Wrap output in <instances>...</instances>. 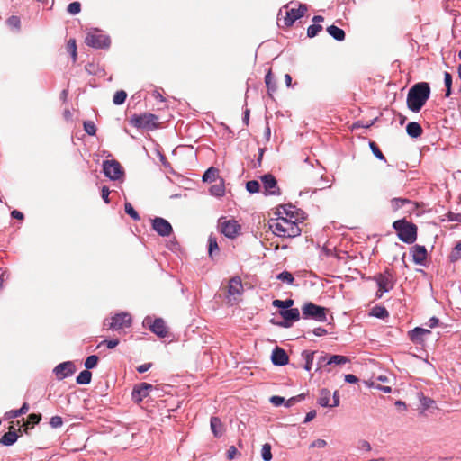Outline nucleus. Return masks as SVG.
Masks as SVG:
<instances>
[{
	"instance_id": "obj_12",
	"label": "nucleus",
	"mask_w": 461,
	"mask_h": 461,
	"mask_svg": "<svg viewBox=\"0 0 461 461\" xmlns=\"http://www.w3.org/2000/svg\"><path fill=\"white\" fill-rule=\"evenodd\" d=\"M153 230L162 237H168L173 232L171 224L164 218L156 217L152 220Z\"/></svg>"
},
{
	"instance_id": "obj_24",
	"label": "nucleus",
	"mask_w": 461,
	"mask_h": 461,
	"mask_svg": "<svg viewBox=\"0 0 461 461\" xmlns=\"http://www.w3.org/2000/svg\"><path fill=\"white\" fill-rule=\"evenodd\" d=\"M406 131L411 138H418L421 136L423 130L418 122H411L406 126Z\"/></svg>"
},
{
	"instance_id": "obj_16",
	"label": "nucleus",
	"mask_w": 461,
	"mask_h": 461,
	"mask_svg": "<svg viewBox=\"0 0 461 461\" xmlns=\"http://www.w3.org/2000/svg\"><path fill=\"white\" fill-rule=\"evenodd\" d=\"M280 315L284 319V327L288 328L291 326V322L297 321L300 319V312L297 308H291L289 310H281Z\"/></svg>"
},
{
	"instance_id": "obj_15",
	"label": "nucleus",
	"mask_w": 461,
	"mask_h": 461,
	"mask_svg": "<svg viewBox=\"0 0 461 461\" xmlns=\"http://www.w3.org/2000/svg\"><path fill=\"white\" fill-rule=\"evenodd\" d=\"M153 386L148 383H140L134 386L132 390V398L135 402H140L146 398Z\"/></svg>"
},
{
	"instance_id": "obj_29",
	"label": "nucleus",
	"mask_w": 461,
	"mask_h": 461,
	"mask_svg": "<svg viewBox=\"0 0 461 461\" xmlns=\"http://www.w3.org/2000/svg\"><path fill=\"white\" fill-rule=\"evenodd\" d=\"M92 379V373L88 370H84L79 373L76 381L78 384H88Z\"/></svg>"
},
{
	"instance_id": "obj_20",
	"label": "nucleus",
	"mask_w": 461,
	"mask_h": 461,
	"mask_svg": "<svg viewBox=\"0 0 461 461\" xmlns=\"http://www.w3.org/2000/svg\"><path fill=\"white\" fill-rule=\"evenodd\" d=\"M271 359L276 366H285L288 363L289 357L283 348L276 347L272 352Z\"/></svg>"
},
{
	"instance_id": "obj_48",
	"label": "nucleus",
	"mask_w": 461,
	"mask_h": 461,
	"mask_svg": "<svg viewBox=\"0 0 461 461\" xmlns=\"http://www.w3.org/2000/svg\"><path fill=\"white\" fill-rule=\"evenodd\" d=\"M322 31V26L320 24L310 25L307 29V36L312 38L316 36L320 32Z\"/></svg>"
},
{
	"instance_id": "obj_10",
	"label": "nucleus",
	"mask_w": 461,
	"mask_h": 461,
	"mask_svg": "<svg viewBox=\"0 0 461 461\" xmlns=\"http://www.w3.org/2000/svg\"><path fill=\"white\" fill-rule=\"evenodd\" d=\"M103 171L112 180H118L123 176V169L121 164L114 159L104 161Z\"/></svg>"
},
{
	"instance_id": "obj_55",
	"label": "nucleus",
	"mask_w": 461,
	"mask_h": 461,
	"mask_svg": "<svg viewBox=\"0 0 461 461\" xmlns=\"http://www.w3.org/2000/svg\"><path fill=\"white\" fill-rule=\"evenodd\" d=\"M41 420V414H35L32 413L27 417L26 422L29 425H32L33 427L34 425L38 424Z\"/></svg>"
},
{
	"instance_id": "obj_13",
	"label": "nucleus",
	"mask_w": 461,
	"mask_h": 461,
	"mask_svg": "<svg viewBox=\"0 0 461 461\" xmlns=\"http://www.w3.org/2000/svg\"><path fill=\"white\" fill-rule=\"evenodd\" d=\"M265 195H275L279 194V188L275 176L271 174H266L261 176Z\"/></svg>"
},
{
	"instance_id": "obj_17",
	"label": "nucleus",
	"mask_w": 461,
	"mask_h": 461,
	"mask_svg": "<svg viewBox=\"0 0 461 461\" xmlns=\"http://www.w3.org/2000/svg\"><path fill=\"white\" fill-rule=\"evenodd\" d=\"M54 372L57 375V378L62 380L75 372L74 365L71 362H64L58 365Z\"/></svg>"
},
{
	"instance_id": "obj_6",
	"label": "nucleus",
	"mask_w": 461,
	"mask_h": 461,
	"mask_svg": "<svg viewBox=\"0 0 461 461\" xmlns=\"http://www.w3.org/2000/svg\"><path fill=\"white\" fill-rule=\"evenodd\" d=\"M131 322L132 320L131 314L127 312H121L115 314L110 319L104 320V327H107L108 330H119L131 327Z\"/></svg>"
},
{
	"instance_id": "obj_3",
	"label": "nucleus",
	"mask_w": 461,
	"mask_h": 461,
	"mask_svg": "<svg viewBox=\"0 0 461 461\" xmlns=\"http://www.w3.org/2000/svg\"><path fill=\"white\" fill-rule=\"evenodd\" d=\"M393 227L402 241L412 244L417 240V226L405 219L395 221Z\"/></svg>"
},
{
	"instance_id": "obj_8",
	"label": "nucleus",
	"mask_w": 461,
	"mask_h": 461,
	"mask_svg": "<svg viewBox=\"0 0 461 461\" xmlns=\"http://www.w3.org/2000/svg\"><path fill=\"white\" fill-rule=\"evenodd\" d=\"M373 279L377 283L378 291L376 296L382 297L383 294L389 292L394 285L393 276L389 270L375 275Z\"/></svg>"
},
{
	"instance_id": "obj_63",
	"label": "nucleus",
	"mask_w": 461,
	"mask_h": 461,
	"mask_svg": "<svg viewBox=\"0 0 461 461\" xmlns=\"http://www.w3.org/2000/svg\"><path fill=\"white\" fill-rule=\"evenodd\" d=\"M151 366H152L151 363H146V364L139 366L137 367V371L139 373H144V372L148 371Z\"/></svg>"
},
{
	"instance_id": "obj_18",
	"label": "nucleus",
	"mask_w": 461,
	"mask_h": 461,
	"mask_svg": "<svg viewBox=\"0 0 461 461\" xmlns=\"http://www.w3.org/2000/svg\"><path fill=\"white\" fill-rule=\"evenodd\" d=\"M150 330L160 338H165L168 334V330L166 322L161 318L154 320L152 324L149 325Z\"/></svg>"
},
{
	"instance_id": "obj_2",
	"label": "nucleus",
	"mask_w": 461,
	"mask_h": 461,
	"mask_svg": "<svg viewBox=\"0 0 461 461\" xmlns=\"http://www.w3.org/2000/svg\"><path fill=\"white\" fill-rule=\"evenodd\" d=\"M301 218L295 220L279 216L269 222V228L275 235L284 238H294L301 234V228L298 221Z\"/></svg>"
},
{
	"instance_id": "obj_5",
	"label": "nucleus",
	"mask_w": 461,
	"mask_h": 461,
	"mask_svg": "<svg viewBox=\"0 0 461 461\" xmlns=\"http://www.w3.org/2000/svg\"><path fill=\"white\" fill-rule=\"evenodd\" d=\"M218 229L225 237L235 239L240 233L241 226L236 220L222 216L218 220Z\"/></svg>"
},
{
	"instance_id": "obj_9",
	"label": "nucleus",
	"mask_w": 461,
	"mask_h": 461,
	"mask_svg": "<svg viewBox=\"0 0 461 461\" xmlns=\"http://www.w3.org/2000/svg\"><path fill=\"white\" fill-rule=\"evenodd\" d=\"M327 309L313 303H307L302 307L303 318H312L318 321H325Z\"/></svg>"
},
{
	"instance_id": "obj_33",
	"label": "nucleus",
	"mask_w": 461,
	"mask_h": 461,
	"mask_svg": "<svg viewBox=\"0 0 461 461\" xmlns=\"http://www.w3.org/2000/svg\"><path fill=\"white\" fill-rule=\"evenodd\" d=\"M273 306L281 308L283 310H289L294 305V300L286 299L285 301L276 299L272 303Z\"/></svg>"
},
{
	"instance_id": "obj_22",
	"label": "nucleus",
	"mask_w": 461,
	"mask_h": 461,
	"mask_svg": "<svg viewBox=\"0 0 461 461\" xmlns=\"http://www.w3.org/2000/svg\"><path fill=\"white\" fill-rule=\"evenodd\" d=\"M13 429V427H10V430L1 437V444L5 446H11L17 440L19 434L16 432V430H12Z\"/></svg>"
},
{
	"instance_id": "obj_46",
	"label": "nucleus",
	"mask_w": 461,
	"mask_h": 461,
	"mask_svg": "<svg viewBox=\"0 0 461 461\" xmlns=\"http://www.w3.org/2000/svg\"><path fill=\"white\" fill-rule=\"evenodd\" d=\"M261 455L262 458L265 461H270L272 459L271 446L269 443H266L263 445Z\"/></svg>"
},
{
	"instance_id": "obj_35",
	"label": "nucleus",
	"mask_w": 461,
	"mask_h": 461,
	"mask_svg": "<svg viewBox=\"0 0 461 461\" xmlns=\"http://www.w3.org/2000/svg\"><path fill=\"white\" fill-rule=\"evenodd\" d=\"M371 315L380 319H384L389 316V312L384 306H375L371 311Z\"/></svg>"
},
{
	"instance_id": "obj_44",
	"label": "nucleus",
	"mask_w": 461,
	"mask_h": 461,
	"mask_svg": "<svg viewBox=\"0 0 461 461\" xmlns=\"http://www.w3.org/2000/svg\"><path fill=\"white\" fill-rule=\"evenodd\" d=\"M211 194L215 196H222L225 192V188L223 184L221 182L219 184L213 185L211 189Z\"/></svg>"
},
{
	"instance_id": "obj_14",
	"label": "nucleus",
	"mask_w": 461,
	"mask_h": 461,
	"mask_svg": "<svg viewBox=\"0 0 461 461\" xmlns=\"http://www.w3.org/2000/svg\"><path fill=\"white\" fill-rule=\"evenodd\" d=\"M228 289V297L229 300L231 301L236 300L237 296L241 295L243 292V285L241 283V279L238 276L232 277L229 281V285L227 286Z\"/></svg>"
},
{
	"instance_id": "obj_53",
	"label": "nucleus",
	"mask_w": 461,
	"mask_h": 461,
	"mask_svg": "<svg viewBox=\"0 0 461 461\" xmlns=\"http://www.w3.org/2000/svg\"><path fill=\"white\" fill-rule=\"evenodd\" d=\"M277 278L283 282H286L287 284H293L294 278L293 276V275L290 273V272H287V271H284L282 273H280L278 276H277Z\"/></svg>"
},
{
	"instance_id": "obj_37",
	"label": "nucleus",
	"mask_w": 461,
	"mask_h": 461,
	"mask_svg": "<svg viewBox=\"0 0 461 461\" xmlns=\"http://www.w3.org/2000/svg\"><path fill=\"white\" fill-rule=\"evenodd\" d=\"M66 50L71 55L72 59L75 62L77 56L76 40L70 39L67 43Z\"/></svg>"
},
{
	"instance_id": "obj_49",
	"label": "nucleus",
	"mask_w": 461,
	"mask_h": 461,
	"mask_svg": "<svg viewBox=\"0 0 461 461\" xmlns=\"http://www.w3.org/2000/svg\"><path fill=\"white\" fill-rule=\"evenodd\" d=\"M369 146H370V149L373 152V154L378 158V159H381V160H385V158L384 156V154L382 153V151L380 150L379 147L376 145L375 142L374 141H370L369 143Z\"/></svg>"
},
{
	"instance_id": "obj_11",
	"label": "nucleus",
	"mask_w": 461,
	"mask_h": 461,
	"mask_svg": "<svg viewBox=\"0 0 461 461\" xmlns=\"http://www.w3.org/2000/svg\"><path fill=\"white\" fill-rule=\"evenodd\" d=\"M85 42L87 46L95 49H103L109 47L111 41L109 37L104 34L90 32L86 35Z\"/></svg>"
},
{
	"instance_id": "obj_62",
	"label": "nucleus",
	"mask_w": 461,
	"mask_h": 461,
	"mask_svg": "<svg viewBox=\"0 0 461 461\" xmlns=\"http://www.w3.org/2000/svg\"><path fill=\"white\" fill-rule=\"evenodd\" d=\"M447 217H448V220L451 221L461 222V213L449 212Z\"/></svg>"
},
{
	"instance_id": "obj_42",
	"label": "nucleus",
	"mask_w": 461,
	"mask_h": 461,
	"mask_svg": "<svg viewBox=\"0 0 461 461\" xmlns=\"http://www.w3.org/2000/svg\"><path fill=\"white\" fill-rule=\"evenodd\" d=\"M444 83H445V86H446L445 96L448 97L451 95V86H452V76L450 73L445 72Z\"/></svg>"
},
{
	"instance_id": "obj_21",
	"label": "nucleus",
	"mask_w": 461,
	"mask_h": 461,
	"mask_svg": "<svg viewBox=\"0 0 461 461\" xmlns=\"http://www.w3.org/2000/svg\"><path fill=\"white\" fill-rule=\"evenodd\" d=\"M430 330L423 328L417 327L410 333V338L412 342L420 343L423 340L425 335L430 334Z\"/></svg>"
},
{
	"instance_id": "obj_19",
	"label": "nucleus",
	"mask_w": 461,
	"mask_h": 461,
	"mask_svg": "<svg viewBox=\"0 0 461 461\" xmlns=\"http://www.w3.org/2000/svg\"><path fill=\"white\" fill-rule=\"evenodd\" d=\"M412 258L414 263L418 265H424L427 259V249L424 246L415 245L411 249Z\"/></svg>"
},
{
	"instance_id": "obj_59",
	"label": "nucleus",
	"mask_w": 461,
	"mask_h": 461,
	"mask_svg": "<svg viewBox=\"0 0 461 461\" xmlns=\"http://www.w3.org/2000/svg\"><path fill=\"white\" fill-rule=\"evenodd\" d=\"M327 445V442L324 439H316L311 444V447L321 448Z\"/></svg>"
},
{
	"instance_id": "obj_7",
	"label": "nucleus",
	"mask_w": 461,
	"mask_h": 461,
	"mask_svg": "<svg viewBox=\"0 0 461 461\" xmlns=\"http://www.w3.org/2000/svg\"><path fill=\"white\" fill-rule=\"evenodd\" d=\"M158 116L152 113H143L134 115L131 118L130 122L136 128L152 130L158 124Z\"/></svg>"
},
{
	"instance_id": "obj_39",
	"label": "nucleus",
	"mask_w": 461,
	"mask_h": 461,
	"mask_svg": "<svg viewBox=\"0 0 461 461\" xmlns=\"http://www.w3.org/2000/svg\"><path fill=\"white\" fill-rule=\"evenodd\" d=\"M127 98V93L123 90L117 91L113 95V104L120 105L122 104Z\"/></svg>"
},
{
	"instance_id": "obj_26",
	"label": "nucleus",
	"mask_w": 461,
	"mask_h": 461,
	"mask_svg": "<svg viewBox=\"0 0 461 461\" xmlns=\"http://www.w3.org/2000/svg\"><path fill=\"white\" fill-rule=\"evenodd\" d=\"M283 212L279 211V214H284V217L288 219L295 220L296 218H300L299 212L294 211V207L292 205H284L281 207Z\"/></svg>"
},
{
	"instance_id": "obj_23",
	"label": "nucleus",
	"mask_w": 461,
	"mask_h": 461,
	"mask_svg": "<svg viewBox=\"0 0 461 461\" xmlns=\"http://www.w3.org/2000/svg\"><path fill=\"white\" fill-rule=\"evenodd\" d=\"M211 429L216 438L222 436L224 431L223 424L218 417L211 418Z\"/></svg>"
},
{
	"instance_id": "obj_61",
	"label": "nucleus",
	"mask_w": 461,
	"mask_h": 461,
	"mask_svg": "<svg viewBox=\"0 0 461 461\" xmlns=\"http://www.w3.org/2000/svg\"><path fill=\"white\" fill-rule=\"evenodd\" d=\"M422 405L425 409L430 408L434 403V400L429 398V397H423L421 400Z\"/></svg>"
},
{
	"instance_id": "obj_30",
	"label": "nucleus",
	"mask_w": 461,
	"mask_h": 461,
	"mask_svg": "<svg viewBox=\"0 0 461 461\" xmlns=\"http://www.w3.org/2000/svg\"><path fill=\"white\" fill-rule=\"evenodd\" d=\"M218 176H219V170L215 167H210L203 174V180L204 182H212V181H215Z\"/></svg>"
},
{
	"instance_id": "obj_31",
	"label": "nucleus",
	"mask_w": 461,
	"mask_h": 461,
	"mask_svg": "<svg viewBox=\"0 0 461 461\" xmlns=\"http://www.w3.org/2000/svg\"><path fill=\"white\" fill-rule=\"evenodd\" d=\"M272 71L269 70L267 72V74L266 75L265 77V82H266V85H267V93L269 95V96H273V94L276 92V86L275 83L272 82Z\"/></svg>"
},
{
	"instance_id": "obj_32",
	"label": "nucleus",
	"mask_w": 461,
	"mask_h": 461,
	"mask_svg": "<svg viewBox=\"0 0 461 461\" xmlns=\"http://www.w3.org/2000/svg\"><path fill=\"white\" fill-rule=\"evenodd\" d=\"M330 391L324 388L321 389L320 392V397H319V404L327 407L330 406Z\"/></svg>"
},
{
	"instance_id": "obj_25",
	"label": "nucleus",
	"mask_w": 461,
	"mask_h": 461,
	"mask_svg": "<svg viewBox=\"0 0 461 461\" xmlns=\"http://www.w3.org/2000/svg\"><path fill=\"white\" fill-rule=\"evenodd\" d=\"M327 32L331 37L339 41H344L346 36L345 32L335 25L329 26L327 28Z\"/></svg>"
},
{
	"instance_id": "obj_47",
	"label": "nucleus",
	"mask_w": 461,
	"mask_h": 461,
	"mask_svg": "<svg viewBox=\"0 0 461 461\" xmlns=\"http://www.w3.org/2000/svg\"><path fill=\"white\" fill-rule=\"evenodd\" d=\"M98 360H99V358L95 355H91V356L87 357L85 361L86 368L92 369V368L95 367L98 363Z\"/></svg>"
},
{
	"instance_id": "obj_40",
	"label": "nucleus",
	"mask_w": 461,
	"mask_h": 461,
	"mask_svg": "<svg viewBox=\"0 0 461 461\" xmlns=\"http://www.w3.org/2000/svg\"><path fill=\"white\" fill-rule=\"evenodd\" d=\"M125 212L130 215L134 221H140V217L139 213L135 211L131 203H125L124 204Z\"/></svg>"
},
{
	"instance_id": "obj_27",
	"label": "nucleus",
	"mask_w": 461,
	"mask_h": 461,
	"mask_svg": "<svg viewBox=\"0 0 461 461\" xmlns=\"http://www.w3.org/2000/svg\"><path fill=\"white\" fill-rule=\"evenodd\" d=\"M349 362V359L341 355H329V359L326 362V365L331 366V365H344L346 363Z\"/></svg>"
},
{
	"instance_id": "obj_64",
	"label": "nucleus",
	"mask_w": 461,
	"mask_h": 461,
	"mask_svg": "<svg viewBox=\"0 0 461 461\" xmlns=\"http://www.w3.org/2000/svg\"><path fill=\"white\" fill-rule=\"evenodd\" d=\"M345 381L349 384H356L358 381V378L351 374L345 375Z\"/></svg>"
},
{
	"instance_id": "obj_56",
	"label": "nucleus",
	"mask_w": 461,
	"mask_h": 461,
	"mask_svg": "<svg viewBox=\"0 0 461 461\" xmlns=\"http://www.w3.org/2000/svg\"><path fill=\"white\" fill-rule=\"evenodd\" d=\"M50 424L52 428H59L63 424L62 418L60 416H53L50 420Z\"/></svg>"
},
{
	"instance_id": "obj_28",
	"label": "nucleus",
	"mask_w": 461,
	"mask_h": 461,
	"mask_svg": "<svg viewBox=\"0 0 461 461\" xmlns=\"http://www.w3.org/2000/svg\"><path fill=\"white\" fill-rule=\"evenodd\" d=\"M29 410V404L27 402H24L23 406L18 410H12L8 412H6V416L9 419H14L18 418L23 414H25Z\"/></svg>"
},
{
	"instance_id": "obj_50",
	"label": "nucleus",
	"mask_w": 461,
	"mask_h": 461,
	"mask_svg": "<svg viewBox=\"0 0 461 461\" xmlns=\"http://www.w3.org/2000/svg\"><path fill=\"white\" fill-rule=\"evenodd\" d=\"M246 188L249 193L254 194L259 191L260 185L256 180H250L247 182Z\"/></svg>"
},
{
	"instance_id": "obj_38",
	"label": "nucleus",
	"mask_w": 461,
	"mask_h": 461,
	"mask_svg": "<svg viewBox=\"0 0 461 461\" xmlns=\"http://www.w3.org/2000/svg\"><path fill=\"white\" fill-rule=\"evenodd\" d=\"M411 202L406 198H393L391 200V204L393 210H398L402 208L405 204H410Z\"/></svg>"
},
{
	"instance_id": "obj_58",
	"label": "nucleus",
	"mask_w": 461,
	"mask_h": 461,
	"mask_svg": "<svg viewBox=\"0 0 461 461\" xmlns=\"http://www.w3.org/2000/svg\"><path fill=\"white\" fill-rule=\"evenodd\" d=\"M109 194H110L109 188L107 186H103L102 187V198L105 203H110Z\"/></svg>"
},
{
	"instance_id": "obj_45",
	"label": "nucleus",
	"mask_w": 461,
	"mask_h": 461,
	"mask_svg": "<svg viewBox=\"0 0 461 461\" xmlns=\"http://www.w3.org/2000/svg\"><path fill=\"white\" fill-rule=\"evenodd\" d=\"M84 130L86 132L91 136H95L96 134V127L94 122L86 121L84 122Z\"/></svg>"
},
{
	"instance_id": "obj_41",
	"label": "nucleus",
	"mask_w": 461,
	"mask_h": 461,
	"mask_svg": "<svg viewBox=\"0 0 461 461\" xmlns=\"http://www.w3.org/2000/svg\"><path fill=\"white\" fill-rule=\"evenodd\" d=\"M329 359V355L321 353V357L318 358L317 361V369H326V371L330 372V369L328 368L329 365H326V362Z\"/></svg>"
},
{
	"instance_id": "obj_57",
	"label": "nucleus",
	"mask_w": 461,
	"mask_h": 461,
	"mask_svg": "<svg viewBox=\"0 0 461 461\" xmlns=\"http://www.w3.org/2000/svg\"><path fill=\"white\" fill-rule=\"evenodd\" d=\"M240 453L238 452L237 448L234 446H231L229 447L227 451V457L230 460L234 459Z\"/></svg>"
},
{
	"instance_id": "obj_43",
	"label": "nucleus",
	"mask_w": 461,
	"mask_h": 461,
	"mask_svg": "<svg viewBox=\"0 0 461 461\" xmlns=\"http://www.w3.org/2000/svg\"><path fill=\"white\" fill-rule=\"evenodd\" d=\"M6 23L12 29L19 30L21 27V20L16 15L10 16L7 19Z\"/></svg>"
},
{
	"instance_id": "obj_54",
	"label": "nucleus",
	"mask_w": 461,
	"mask_h": 461,
	"mask_svg": "<svg viewBox=\"0 0 461 461\" xmlns=\"http://www.w3.org/2000/svg\"><path fill=\"white\" fill-rule=\"evenodd\" d=\"M118 339H105L101 341L97 348H101L103 345H105L108 348L113 349L119 344Z\"/></svg>"
},
{
	"instance_id": "obj_4",
	"label": "nucleus",
	"mask_w": 461,
	"mask_h": 461,
	"mask_svg": "<svg viewBox=\"0 0 461 461\" xmlns=\"http://www.w3.org/2000/svg\"><path fill=\"white\" fill-rule=\"evenodd\" d=\"M291 5L292 3H289L283 6V8L279 11V14H278V23L281 21V16L283 14V12L285 11V16L283 18V23H284V26H286V27H290L294 24V23L300 19L301 17H303L308 8L306 6V5H303V4H300L298 5V8H295V7H291Z\"/></svg>"
},
{
	"instance_id": "obj_1",
	"label": "nucleus",
	"mask_w": 461,
	"mask_h": 461,
	"mask_svg": "<svg viewBox=\"0 0 461 461\" xmlns=\"http://www.w3.org/2000/svg\"><path fill=\"white\" fill-rule=\"evenodd\" d=\"M429 96L430 86L429 83H416L409 89L406 101L407 106L411 111L418 113L425 105Z\"/></svg>"
},
{
	"instance_id": "obj_52",
	"label": "nucleus",
	"mask_w": 461,
	"mask_h": 461,
	"mask_svg": "<svg viewBox=\"0 0 461 461\" xmlns=\"http://www.w3.org/2000/svg\"><path fill=\"white\" fill-rule=\"evenodd\" d=\"M68 12L70 14H77L78 13H80L81 11V4L79 2H73V3H70L68 5V8H67Z\"/></svg>"
},
{
	"instance_id": "obj_36",
	"label": "nucleus",
	"mask_w": 461,
	"mask_h": 461,
	"mask_svg": "<svg viewBox=\"0 0 461 461\" xmlns=\"http://www.w3.org/2000/svg\"><path fill=\"white\" fill-rule=\"evenodd\" d=\"M314 354L315 352L313 351H303L302 353L304 360H305V365H304V368L305 370L307 371H310L312 369V362H313V357H314Z\"/></svg>"
},
{
	"instance_id": "obj_60",
	"label": "nucleus",
	"mask_w": 461,
	"mask_h": 461,
	"mask_svg": "<svg viewBox=\"0 0 461 461\" xmlns=\"http://www.w3.org/2000/svg\"><path fill=\"white\" fill-rule=\"evenodd\" d=\"M285 399L281 396H272L270 398L271 403H273L275 406H279L284 402Z\"/></svg>"
},
{
	"instance_id": "obj_51",
	"label": "nucleus",
	"mask_w": 461,
	"mask_h": 461,
	"mask_svg": "<svg viewBox=\"0 0 461 461\" xmlns=\"http://www.w3.org/2000/svg\"><path fill=\"white\" fill-rule=\"evenodd\" d=\"M459 258H461V241L455 246L450 254L451 261H456Z\"/></svg>"
},
{
	"instance_id": "obj_34",
	"label": "nucleus",
	"mask_w": 461,
	"mask_h": 461,
	"mask_svg": "<svg viewBox=\"0 0 461 461\" xmlns=\"http://www.w3.org/2000/svg\"><path fill=\"white\" fill-rule=\"evenodd\" d=\"M219 251V246L217 243L216 237L210 235L208 239V253L211 258H212V255L214 252Z\"/></svg>"
}]
</instances>
